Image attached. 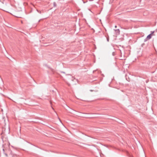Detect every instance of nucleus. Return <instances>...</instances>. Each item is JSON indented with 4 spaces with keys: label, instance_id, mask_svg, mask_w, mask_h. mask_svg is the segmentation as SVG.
Masks as SVG:
<instances>
[{
    "label": "nucleus",
    "instance_id": "obj_1",
    "mask_svg": "<svg viewBox=\"0 0 157 157\" xmlns=\"http://www.w3.org/2000/svg\"><path fill=\"white\" fill-rule=\"evenodd\" d=\"M66 82L68 86H70V84L74 85L77 82V80L71 75H68L66 77Z\"/></svg>",
    "mask_w": 157,
    "mask_h": 157
},
{
    "label": "nucleus",
    "instance_id": "obj_2",
    "mask_svg": "<svg viewBox=\"0 0 157 157\" xmlns=\"http://www.w3.org/2000/svg\"><path fill=\"white\" fill-rule=\"evenodd\" d=\"M152 37L151 34H150L147 36V37L144 39V42L146 41L147 40H149Z\"/></svg>",
    "mask_w": 157,
    "mask_h": 157
},
{
    "label": "nucleus",
    "instance_id": "obj_3",
    "mask_svg": "<svg viewBox=\"0 0 157 157\" xmlns=\"http://www.w3.org/2000/svg\"><path fill=\"white\" fill-rule=\"evenodd\" d=\"M53 4V5H54V6L55 7L56 5V2H54Z\"/></svg>",
    "mask_w": 157,
    "mask_h": 157
},
{
    "label": "nucleus",
    "instance_id": "obj_4",
    "mask_svg": "<svg viewBox=\"0 0 157 157\" xmlns=\"http://www.w3.org/2000/svg\"><path fill=\"white\" fill-rule=\"evenodd\" d=\"M154 33V31H152V32H151V33L150 34H151V35H152Z\"/></svg>",
    "mask_w": 157,
    "mask_h": 157
},
{
    "label": "nucleus",
    "instance_id": "obj_5",
    "mask_svg": "<svg viewBox=\"0 0 157 157\" xmlns=\"http://www.w3.org/2000/svg\"><path fill=\"white\" fill-rule=\"evenodd\" d=\"M106 38H107V41H109V38L108 37H107Z\"/></svg>",
    "mask_w": 157,
    "mask_h": 157
},
{
    "label": "nucleus",
    "instance_id": "obj_6",
    "mask_svg": "<svg viewBox=\"0 0 157 157\" xmlns=\"http://www.w3.org/2000/svg\"><path fill=\"white\" fill-rule=\"evenodd\" d=\"M117 30L118 31H119V29H117V30Z\"/></svg>",
    "mask_w": 157,
    "mask_h": 157
},
{
    "label": "nucleus",
    "instance_id": "obj_7",
    "mask_svg": "<svg viewBox=\"0 0 157 157\" xmlns=\"http://www.w3.org/2000/svg\"><path fill=\"white\" fill-rule=\"evenodd\" d=\"M115 28H117V26L116 25H115Z\"/></svg>",
    "mask_w": 157,
    "mask_h": 157
}]
</instances>
